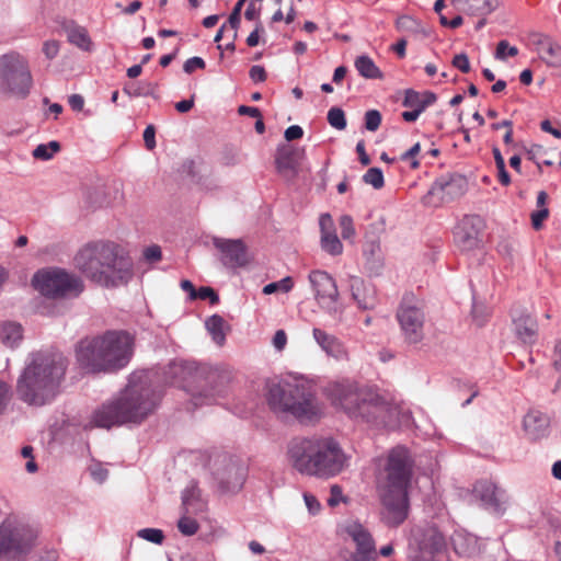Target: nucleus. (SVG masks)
Wrapping results in <instances>:
<instances>
[{
  "label": "nucleus",
  "mask_w": 561,
  "mask_h": 561,
  "mask_svg": "<svg viewBox=\"0 0 561 561\" xmlns=\"http://www.w3.org/2000/svg\"><path fill=\"white\" fill-rule=\"evenodd\" d=\"M291 466L302 474L331 478L347 466V457L332 437L295 438L288 446Z\"/></svg>",
  "instance_id": "obj_7"
},
{
  "label": "nucleus",
  "mask_w": 561,
  "mask_h": 561,
  "mask_svg": "<svg viewBox=\"0 0 561 561\" xmlns=\"http://www.w3.org/2000/svg\"><path fill=\"white\" fill-rule=\"evenodd\" d=\"M156 128L153 125H148L144 131V140L147 149L152 150L156 147Z\"/></svg>",
  "instance_id": "obj_56"
},
{
  "label": "nucleus",
  "mask_w": 561,
  "mask_h": 561,
  "mask_svg": "<svg viewBox=\"0 0 561 561\" xmlns=\"http://www.w3.org/2000/svg\"><path fill=\"white\" fill-rule=\"evenodd\" d=\"M354 66L358 73L364 77L365 79H382L383 73L381 70L376 66L374 60L367 56L362 55L358 56L355 59Z\"/></svg>",
  "instance_id": "obj_30"
},
{
  "label": "nucleus",
  "mask_w": 561,
  "mask_h": 561,
  "mask_svg": "<svg viewBox=\"0 0 561 561\" xmlns=\"http://www.w3.org/2000/svg\"><path fill=\"white\" fill-rule=\"evenodd\" d=\"M287 343V335L284 330H278L274 334L273 345L277 351L284 350Z\"/></svg>",
  "instance_id": "obj_62"
},
{
  "label": "nucleus",
  "mask_w": 561,
  "mask_h": 561,
  "mask_svg": "<svg viewBox=\"0 0 561 561\" xmlns=\"http://www.w3.org/2000/svg\"><path fill=\"white\" fill-rule=\"evenodd\" d=\"M304 500H305V503L311 514H316L319 512L320 503L314 495L305 493Z\"/></svg>",
  "instance_id": "obj_61"
},
{
  "label": "nucleus",
  "mask_w": 561,
  "mask_h": 561,
  "mask_svg": "<svg viewBox=\"0 0 561 561\" xmlns=\"http://www.w3.org/2000/svg\"><path fill=\"white\" fill-rule=\"evenodd\" d=\"M346 534L356 545L352 553V561H376L377 551L370 533L359 523H350L345 528Z\"/></svg>",
  "instance_id": "obj_17"
},
{
  "label": "nucleus",
  "mask_w": 561,
  "mask_h": 561,
  "mask_svg": "<svg viewBox=\"0 0 561 561\" xmlns=\"http://www.w3.org/2000/svg\"><path fill=\"white\" fill-rule=\"evenodd\" d=\"M197 298L202 300L209 299L211 305L218 304L219 301V296L211 287H201L196 294V299Z\"/></svg>",
  "instance_id": "obj_52"
},
{
  "label": "nucleus",
  "mask_w": 561,
  "mask_h": 561,
  "mask_svg": "<svg viewBox=\"0 0 561 561\" xmlns=\"http://www.w3.org/2000/svg\"><path fill=\"white\" fill-rule=\"evenodd\" d=\"M137 535L138 537L157 545H161L164 540L163 531L157 528H144L140 529Z\"/></svg>",
  "instance_id": "obj_42"
},
{
  "label": "nucleus",
  "mask_w": 561,
  "mask_h": 561,
  "mask_svg": "<svg viewBox=\"0 0 561 561\" xmlns=\"http://www.w3.org/2000/svg\"><path fill=\"white\" fill-rule=\"evenodd\" d=\"M468 187L467 179L460 174H445L438 178L428 191L437 195L442 202H450L461 197Z\"/></svg>",
  "instance_id": "obj_18"
},
{
  "label": "nucleus",
  "mask_w": 561,
  "mask_h": 561,
  "mask_svg": "<svg viewBox=\"0 0 561 561\" xmlns=\"http://www.w3.org/2000/svg\"><path fill=\"white\" fill-rule=\"evenodd\" d=\"M294 286L293 278L290 276H286L278 282H273L263 287V294L271 295L276 291L288 293L291 290Z\"/></svg>",
  "instance_id": "obj_39"
},
{
  "label": "nucleus",
  "mask_w": 561,
  "mask_h": 561,
  "mask_svg": "<svg viewBox=\"0 0 561 561\" xmlns=\"http://www.w3.org/2000/svg\"><path fill=\"white\" fill-rule=\"evenodd\" d=\"M34 286L47 297H62L68 294L78 295L83 289L81 279L61 270L38 271L33 277Z\"/></svg>",
  "instance_id": "obj_14"
},
{
  "label": "nucleus",
  "mask_w": 561,
  "mask_h": 561,
  "mask_svg": "<svg viewBox=\"0 0 561 561\" xmlns=\"http://www.w3.org/2000/svg\"><path fill=\"white\" fill-rule=\"evenodd\" d=\"M382 221L370 225V229L380 232L383 230ZM366 243L364 248V254L367 256H375L380 251L379 238L375 231H367L365 234Z\"/></svg>",
  "instance_id": "obj_34"
},
{
  "label": "nucleus",
  "mask_w": 561,
  "mask_h": 561,
  "mask_svg": "<svg viewBox=\"0 0 561 561\" xmlns=\"http://www.w3.org/2000/svg\"><path fill=\"white\" fill-rule=\"evenodd\" d=\"M518 54V49L515 46H510L507 41H501L497 43L495 50V58L504 60L507 56L514 57Z\"/></svg>",
  "instance_id": "obj_45"
},
{
  "label": "nucleus",
  "mask_w": 561,
  "mask_h": 561,
  "mask_svg": "<svg viewBox=\"0 0 561 561\" xmlns=\"http://www.w3.org/2000/svg\"><path fill=\"white\" fill-rule=\"evenodd\" d=\"M397 319L408 344L416 345L423 341L425 313L421 307L404 300L398 309Z\"/></svg>",
  "instance_id": "obj_15"
},
{
  "label": "nucleus",
  "mask_w": 561,
  "mask_h": 561,
  "mask_svg": "<svg viewBox=\"0 0 561 561\" xmlns=\"http://www.w3.org/2000/svg\"><path fill=\"white\" fill-rule=\"evenodd\" d=\"M68 367L59 352L39 351L31 354L16 385L19 398L28 405L42 407L55 399Z\"/></svg>",
  "instance_id": "obj_3"
},
{
  "label": "nucleus",
  "mask_w": 561,
  "mask_h": 561,
  "mask_svg": "<svg viewBox=\"0 0 561 561\" xmlns=\"http://www.w3.org/2000/svg\"><path fill=\"white\" fill-rule=\"evenodd\" d=\"M59 42L55 39L46 41L43 44V53L47 59H54L59 53Z\"/></svg>",
  "instance_id": "obj_53"
},
{
  "label": "nucleus",
  "mask_w": 561,
  "mask_h": 561,
  "mask_svg": "<svg viewBox=\"0 0 561 561\" xmlns=\"http://www.w3.org/2000/svg\"><path fill=\"white\" fill-rule=\"evenodd\" d=\"M304 136V130L298 125H291L289 126L284 134V137L287 141H293L300 139Z\"/></svg>",
  "instance_id": "obj_57"
},
{
  "label": "nucleus",
  "mask_w": 561,
  "mask_h": 561,
  "mask_svg": "<svg viewBox=\"0 0 561 561\" xmlns=\"http://www.w3.org/2000/svg\"><path fill=\"white\" fill-rule=\"evenodd\" d=\"M9 400H10L9 386L5 382L0 381V413L5 409Z\"/></svg>",
  "instance_id": "obj_60"
},
{
  "label": "nucleus",
  "mask_w": 561,
  "mask_h": 561,
  "mask_svg": "<svg viewBox=\"0 0 561 561\" xmlns=\"http://www.w3.org/2000/svg\"><path fill=\"white\" fill-rule=\"evenodd\" d=\"M22 327L15 322H4L0 325V340L10 347L15 346L22 340Z\"/></svg>",
  "instance_id": "obj_31"
},
{
  "label": "nucleus",
  "mask_w": 561,
  "mask_h": 561,
  "mask_svg": "<svg viewBox=\"0 0 561 561\" xmlns=\"http://www.w3.org/2000/svg\"><path fill=\"white\" fill-rule=\"evenodd\" d=\"M402 104L405 107H413V110H420L421 113L423 112L421 93L412 89L405 91Z\"/></svg>",
  "instance_id": "obj_43"
},
{
  "label": "nucleus",
  "mask_w": 561,
  "mask_h": 561,
  "mask_svg": "<svg viewBox=\"0 0 561 561\" xmlns=\"http://www.w3.org/2000/svg\"><path fill=\"white\" fill-rule=\"evenodd\" d=\"M459 11L473 16H485L499 7V0H451Z\"/></svg>",
  "instance_id": "obj_27"
},
{
  "label": "nucleus",
  "mask_w": 561,
  "mask_h": 561,
  "mask_svg": "<svg viewBox=\"0 0 561 561\" xmlns=\"http://www.w3.org/2000/svg\"><path fill=\"white\" fill-rule=\"evenodd\" d=\"M516 336L525 344H534L538 336L537 320L526 312L513 317Z\"/></svg>",
  "instance_id": "obj_25"
},
{
  "label": "nucleus",
  "mask_w": 561,
  "mask_h": 561,
  "mask_svg": "<svg viewBox=\"0 0 561 561\" xmlns=\"http://www.w3.org/2000/svg\"><path fill=\"white\" fill-rule=\"evenodd\" d=\"M90 473L99 483L104 482L108 476L107 469L103 468L100 463L92 465L90 467Z\"/></svg>",
  "instance_id": "obj_55"
},
{
  "label": "nucleus",
  "mask_w": 561,
  "mask_h": 561,
  "mask_svg": "<svg viewBox=\"0 0 561 561\" xmlns=\"http://www.w3.org/2000/svg\"><path fill=\"white\" fill-rule=\"evenodd\" d=\"M451 65L463 73H468L471 69L469 58L465 53L455 55Z\"/></svg>",
  "instance_id": "obj_51"
},
{
  "label": "nucleus",
  "mask_w": 561,
  "mask_h": 561,
  "mask_svg": "<svg viewBox=\"0 0 561 561\" xmlns=\"http://www.w3.org/2000/svg\"><path fill=\"white\" fill-rule=\"evenodd\" d=\"M381 124V114L377 110H369L365 113V128L375 131Z\"/></svg>",
  "instance_id": "obj_47"
},
{
  "label": "nucleus",
  "mask_w": 561,
  "mask_h": 561,
  "mask_svg": "<svg viewBox=\"0 0 561 561\" xmlns=\"http://www.w3.org/2000/svg\"><path fill=\"white\" fill-rule=\"evenodd\" d=\"M473 495L480 500L482 505L495 513H502L506 503L505 491L499 488L495 483L489 480H480L473 486Z\"/></svg>",
  "instance_id": "obj_20"
},
{
  "label": "nucleus",
  "mask_w": 561,
  "mask_h": 561,
  "mask_svg": "<svg viewBox=\"0 0 561 561\" xmlns=\"http://www.w3.org/2000/svg\"><path fill=\"white\" fill-rule=\"evenodd\" d=\"M550 419L537 410H530L524 416L523 428L530 440H539L549 433Z\"/></svg>",
  "instance_id": "obj_23"
},
{
  "label": "nucleus",
  "mask_w": 561,
  "mask_h": 561,
  "mask_svg": "<svg viewBox=\"0 0 561 561\" xmlns=\"http://www.w3.org/2000/svg\"><path fill=\"white\" fill-rule=\"evenodd\" d=\"M214 245L221 251V262L227 267H243L250 262V255L240 240L214 239Z\"/></svg>",
  "instance_id": "obj_21"
},
{
  "label": "nucleus",
  "mask_w": 561,
  "mask_h": 561,
  "mask_svg": "<svg viewBox=\"0 0 561 561\" xmlns=\"http://www.w3.org/2000/svg\"><path fill=\"white\" fill-rule=\"evenodd\" d=\"M247 0H239L234 8L232 9V12L230 13L229 15V19H228V23L229 25L231 26V28L234 30V33H233V39L237 37V30L240 25V21H241V10Z\"/></svg>",
  "instance_id": "obj_46"
},
{
  "label": "nucleus",
  "mask_w": 561,
  "mask_h": 561,
  "mask_svg": "<svg viewBox=\"0 0 561 561\" xmlns=\"http://www.w3.org/2000/svg\"><path fill=\"white\" fill-rule=\"evenodd\" d=\"M451 541L455 548V551L460 554H467L469 553L468 547L465 545V541H467V538H465L461 534H456L451 537ZM468 541H472L473 543L476 540L473 538H468Z\"/></svg>",
  "instance_id": "obj_49"
},
{
  "label": "nucleus",
  "mask_w": 561,
  "mask_h": 561,
  "mask_svg": "<svg viewBox=\"0 0 561 561\" xmlns=\"http://www.w3.org/2000/svg\"><path fill=\"white\" fill-rule=\"evenodd\" d=\"M397 27L400 31L416 33L420 31V23L409 15H402L397 20Z\"/></svg>",
  "instance_id": "obj_44"
},
{
  "label": "nucleus",
  "mask_w": 561,
  "mask_h": 561,
  "mask_svg": "<svg viewBox=\"0 0 561 561\" xmlns=\"http://www.w3.org/2000/svg\"><path fill=\"white\" fill-rule=\"evenodd\" d=\"M411 561H438L437 556L446 548V539L434 525L416 526L411 531Z\"/></svg>",
  "instance_id": "obj_13"
},
{
  "label": "nucleus",
  "mask_w": 561,
  "mask_h": 561,
  "mask_svg": "<svg viewBox=\"0 0 561 561\" xmlns=\"http://www.w3.org/2000/svg\"><path fill=\"white\" fill-rule=\"evenodd\" d=\"M321 247L331 255H339L343 251V245L337 236L332 231L333 220L329 214H322L320 217Z\"/></svg>",
  "instance_id": "obj_26"
},
{
  "label": "nucleus",
  "mask_w": 561,
  "mask_h": 561,
  "mask_svg": "<svg viewBox=\"0 0 561 561\" xmlns=\"http://www.w3.org/2000/svg\"><path fill=\"white\" fill-rule=\"evenodd\" d=\"M537 50L540 57L548 64H554L558 57L560 47L558 44H553L550 37L540 35L536 41Z\"/></svg>",
  "instance_id": "obj_32"
},
{
  "label": "nucleus",
  "mask_w": 561,
  "mask_h": 561,
  "mask_svg": "<svg viewBox=\"0 0 561 561\" xmlns=\"http://www.w3.org/2000/svg\"><path fill=\"white\" fill-rule=\"evenodd\" d=\"M60 144L51 140L48 144H41L33 150V157L38 160H49L60 150Z\"/></svg>",
  "instance_id": "obj_36"
},
{
  "label": "nucleus",
  "mask_w": 561,
  "mask_h": 561,
  "mask_svg": "<svg viewBox=\"0 0 561 561\" xmlns=\"http://www.w3.org/2000/svg\"><path fill=\"white\" fill-rule=\"evenodd\" d=\"M161 397V391L152 386L147 373H134L129 376L126 387L115 398L95 410L93 422L104 428L140 424L153 413Z\"/></svg>",
  "instance_id": "obj_1"
},
{
  "label": "nucleus",
  "mask_w": 561,
  "mask_h": 561,
  "mask_svg": "<svg viewBox=\"0 0 561 561\" xmlns=\"http://www.w3.org/2000/svg\"><path fill=\"white\" fill-rule=\"evenodd\" d=\"M33 85L27 60L19 53L11 51L0 57V89L10 95L24 99Z\"/></svg>",
  "instance_id": "obj_11"
},
{
  "label": "nucleus",
  "mask_w": 561,
  "mask_h": 561,
  "mask_svg": "<svg viewBox=\"0 0 561 561\" xmlns=\"http://www.w3.org/2000/svg\"><path fill=\"white\" fill-rule=\"evenodd\" d=\"M225 323L224 318L218 314L209 317L205 322L206 329L210 333L214 342L219 346H222L226 341V333L224 331Z\"/></svg>",
  "instance_id": "obj_33"
},
{
  "label": "nucleus",
  "mask_w": 561,
  "mask_h": 561,
  "mask_svg": "<svg viewBox=\"0 0 561 561\" xmlns=\"http://www.w3.org/2000/svg\"><path fill=\"white\" fill-rule=\"evenodd\" d=\"M249 76L254 82H264L266 80V71L259 65L251 67Z\"/></svg>",
  "instance_id": "obj_58"
},
{
  "label": "nucleus",
  "mask_w": 561,
  "mask_h": 561,
  "mask_svg": "<svg viewBox=\"0 0 561 561\" xmlns=\"http://www.w3.org/2000/svg\"><path fill=\"white\" fill-rule=\"evenodd\" d=\"M165 376L171 382L182 385L195 408L222 397L230 381L228 373L191 362L170 363Z\"/></svg>",
  "instance_id": "obj_8"
},
{
  "label": "nucleus",
  "mask_w": 561,
  "mask_h": 561,
  "mask_svg": "<svg viewBox=\"0 0 561 561\" xmlns=\"http://www.w3.org/2000/svg\"><path fill=\"white\" fill-rule=\"evenodd\" d=\"M73 261L88 279L103 287H118L133 277V262L115 242L87 243L78 251Z\"/></svg>",
  "instance_id": "obj_4"
},
{
  "label": "nucleus",
  "mask_w": 561,
  "mask_h": 561,
  "mask_svg": "<svg viewBox=\"0 0 561 561\" xmlns=\"http://www.w3.org/2000/svg\"><path fill=\"white\" fill-rule=\"evenodd\" d=\"M156 84L153 83H138L137 85L131 83L127 84L123 88L124 93H126L129 96H142V95H150L153 93L156 89Z\"/></svg>",
  "instance_id": "obj_38"
},
{
  "label": "nucleus",
  "mask_w": 561,
  "mask_h": 561,
  "mask_svg": "<svg viewBox=\"0 0 561 561\" xmlns=\"http://www.w3.org/2000/svg\"><path fill=\"white\" fill-rule=\"evenodd\" d=\"M309 280L320 307L325 309L330 314L337 313L340 311L337 307L340 294L333 277L324 271L317 270L309 274Z\"/></svg>",
  "instance_id": "obj_16"
},
{
  "label": "nucleus",
  "mask_w": 561,
  "mask_h": 561,
  "mask_svg": "<svg viewBox=\"0 0 561 561\" xmlns=\"http://www.w3.org/2000/svg\"><path fill=\"white\" fill-rule=\"evenodd\" d=\"M312 334L317 344L329 356H332L336 359H342L346 356L344 345L336 336L329 334L325 331L318 328H314L312 330Z\"/></svg>",
  "instance_id": "obj_28"
},
{
  "label": "nucleus",
  "mask_w": 561,
  "mask_h": 561,
  "mask_svg": "<svg viewBox=\"0 0 561 561\" xmlns=\"http://www.w3.org/2000/svg\"><path fill=\"white\" fill-rule=\"evenodd\" d=\"M263 31V26H262V23L259 21L257 24H256V27L253 32L250 33V35L248 36L247 38V44L250 46V47H254L259 44L260 42V32Z\"/></svg>",
  "instance_id": "obj_63"
},
{
  "label": "nucleus",
  "mask_w": 561,
  "mask_h": 561,
  "mask_svg": "<svg viewBox=\"0 0 561 561\" xmlns=\"http://www.w3.org/2000/svg\"><path fill=\"white\" fill-rule=\"evenodd\" d=\"M414 470V459L408 448L396 446L389 450L377 478L381 501V519L389 527L401 525L408 517V489Z\"/></svg>",
  "instance_id": "obj_2"
},
{
  "label": "nucleus",
  "mask_w": 561,
  "mask_h": 561,
  "mask_svg": "<svg viewBox=\"0 0 561 561\" xmlns=\"http://www.w3.org/2000/svg\"><path fill=\"white\" fill-rule=\"evenodd\" d=\"M341 236L344 240L351 239L355 236V228L353 219L348 215H343L340 218Z\"/></svg>",
  "instance_id": "obj_48"
},
{
  "label": "nucleus",
  "mask_w": 561,
  "mask_h": 561,
  "mask_svg": "<svg viewBox=\"0 0 561 561\" xmlns=\"http://www.w3.org/2000/svg\"><path fill=\"white\" fill-rule=\"evenodd\" d=\"M482 219L477 215L466 216L456 227L455 242L461 251H470L479 245Z\"/></svg>",
  "instance_id": "obj_19"
},
{
  "label": "nucleus",
  "mask_w": 561,
  "mask_h": 561,
  "mask_svg": "<svg viewBox=\"0 0 561 561\" xmlns=\"http://www.w3.org/2000/svg\"><path fill=\"white\" fill-rule=\"evenodd\" d=\"M204 508L205 503L202 500L201 490L195 483H192L182 493V511H185V514H197Z\"/></svg>",
  "instance_id": "obj_29"
},
{
  "label": "nucleus",
  "mask_w": 561,
  "mask_h": 561,
  "mask_svg": "<svg viewBox=\"0 0 561 561\" xmlns=\"http://www.w3.org/2000/svg\"><path fill=\"white\" fill-rule=\"evenodd\" d=\"M68 41L83 50H89L91 41L83 27L75 26L67 31Z\"/></svg>",
  "instance_id": "obj_35"
},
{
  "label": "nucleus",
  "mask_w": 561,
  "mask_h": 561,
  "mask_svg": "<svg viewBox=\"0 0 561 561\" xmlns=\"http://www.w3.org/2000/svg\"><path fill=\"white\" fill-rule=\"evenodd\" d=\"M549 216L548 208H541L536 211H533L530 215L531 226L535 230H540L542 228L543 220Z\"/></svg>",
  "instance_id": "obj_50"
},
{
  "label": "nucleus",
  "mask_w": 561,
  "mask_h": 561,
  "mask_svg": "<svg viewBox=\"0 0 561 561\" xmlns=\"http://www.w3.org/2000/svg\"><path fill=\"white\" fill-rule=\"evenodd\" d=\"M134 339L125 331L87 336L76 345V359L89 373H108L125 367L133 355Z\"/></svg>",
  "instance_id": "obj_5"
},
{
  "label": "nucleus",
  "mask_w": 561,
  "mask_h": 561,
  "mask_svg": "<svg viewBox=\"0 0 561 561\" xmlns=\"http://www.w3.org/2000/svg\"><path fill=\"white\" fill-rule=\"evenodd\" d=\"M329 391L332 403L351 417L378 425H394V417L399 413L398 408L377 389L345 381L332 385Z\"/></svg>",
  "instance_id": "obj_6"
},
{
  "label": "nucleus",
  "mask_w": 561,
  "mask_h": 561,
  "mask_svg": "<svg viewBox=\"0 0 561 561\" xmlns=\"http://www.w3.org/2000/svg\"><path fill=\"white\" fill-rule=\"evenodd\" d=\"M305 148L283 145L277 148L275 164L280 174L290 173V179H295L299 173L300 161L305 158Z\"/></svg>",
  "instance_id": "obj_22"
},
{
  "label": "nucleus",
  "mask_w": 561,
  "mask_h": 561,
  "mask_svg": "<svg viewBox=\"0 0 561 561\" xmlns=\"http://www.w3.org/2000/svg\"><path fill=\"white\" fill-rule=\"evenodd\" d=\"M329 124L339 130H343L346 127V118L343 110L340 107H332L328 112Z\"/></svg>",
  "instance_id": "obj_41"
},
{
  "label": "nucleus",
  "mask_w": 561,
  "mask_h": 561,
  "mask_svg": "<svg viewBox=\"0 0 561 561\" xmlns=\"http://www.w3.org/2000/svg\"><path fill=\"white\" fill-rule=\"evenodd\" d=\"M363 181L371 185L375 190H380L385 184L383 174L379 168L368 169L363 175Z\"/></svg>",
  "instance_id": "obj_40"
},
{
  "label": "nucleus",
  "mask_w": 561,
  "mask_h": 561,
  "mask_svg": "<svg viewBox=\"0 0 561 561\" xmlns=\"http://www.w3.org/2000/svg\"><path fill=\"white\" fill-rule=\"evenodd\" d=\"M144 256L150 262H157L161 259V249L159 245H151L145 249Z\"/></svg>",
  "instance_id": "obj_59"
},
{
  "label": "nucleus",
  "mask_w": 561,
  "mask_h": 561,
  "mask_svg": "<svg viewBox=\"0 0 561 561\" xmlns=\"http://www.w3.org/2000/svg\"><path fill=\"white\" fill-rule=\"evenodd\" d=\"M206 67V64L204 61L203 58L201 57H192V58H188L184 65H183V70L184 72L186 73H192L196 68L198 69H204Z\"/></svg>",
  "instance_id": "obj_54"
},
{
  "label": "nucleus",
  "mask_w": 561,
  "mask_h": 561,
  "mask_svg": "<svg viewBox=\"0 0 561 561\" xmlns=\"http://www.w3.org/2000/svg\"><path fill=\"white\" fill-rule=\"evenodd\" d=\"M350 289L353 299L363 310H370L377 304L375 288L356 276L350 277Z\"/></svg>",
  "instance_id": "obj_24"
},
{
  "label": "nucleus",
  "mask_w": 561,
  "mask_h": 561,
  "mask_svg": "<svg viewBox=\"0 0 561 561\" xmlns=\"http://www.w3.org/2000/svg\"><path fill=\"white\" fill-rule=\"evenodd\" d=\"M208 469L220 494H236L244 485L247 467L242 460L226 451L211 454Z\"/></svg>",
  "instance_id": "obj_10"
},
{
  "label": "nucleus",
  "mask_w": 561,
  "mask_h": 561,
  "mask_svg": "<svg viewBox=\"0 0 561 561\" xmlns=\"http://www.w3.org/2000/svg\"><path fill=\"white\" fill-rule=\"evenodd\" d=\"M68 102L73 111H82L84 106V99L80 94H71L68 99Z\"/></svg>",
  "instance_id": "obj_64"
},
{
  "label": "nucleus",
  "mask_w": 561,
  "mask_h": 561,
  "mask_svg": "<svg viewBox=\"0 0 561 561\" xmlns=\"http://www.w3.org/2000/svg\"><path fill=\"white\" fill-rule=\"evenodd\" d=\"M191 514H185V511H182V516L178 522V528L180 533L184 536H193L198 530V523L190 516Z\"/></svg>",
  "instance_id": "obj_37"
},
{
  "label": "nucleus",
  "mask_w": 561,
  "mask_h": 561,
  "mask_svg": "<svg viewBox=\"0 0 561 561\" xmlns=\"http://www.w3.org/2000/svg\"><path fill=\"white\" fill-rule=\"evenodd\" d=\"M36 533L25 524L4 519L0 524V561H15L35 546Z\"/></svg>",
  "instance_id": "obj_12"
},
{
  "label": "nucleus",
  "mask_w": 561,
  "mask_h": 561,
  "mask_svg": "<svg viewBox=\"0 0 561 561\" xmlns=\"http://www.w3.org/2000/svg\"><path fill=\"white\" fill-rule=\"evenodd\" d=\"M267 402L275 413L290 414L300 421L311 420L318 414L314 392L304 382L271 385Z\"/></svg>",
  "instance_id": "obj_9"
}]
</instances>
